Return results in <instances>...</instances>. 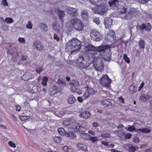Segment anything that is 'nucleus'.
I'll return each instance as SVG.
<instances>
[{"label": "nucleus", "instance_id": "nucleus-1", "mask_svg": "<svg viewBox=\"0 0 152 152\" xmlns=\"http://www.w3.org/2000/svg\"><path fill=\"white\" fill-rule=\"evenodd\" d=\"M82 45L81 42L76 38H73L67 42L65 46L66 51L71 55L75 51L79 50Z\"/></svg>", "mask_w": 152, "mask_h": 152}, {"label": "nucleus", "instance_id": "nucleus-2", "mask_svg": "<svg viewBox=\"0 0 152 152\" xmlns=\"http://www.w3.org/2000/svg\"><path fill=\"white\" fill-rule=\"evenodd\" d=\"M108 45H101L99 47H96L93 45L89 47L88 48V56L89 58H92L97 54L98 51L99 53L101 52H104L106 49L108 48Z\"/></svg>", "mask_w": 152, "mask_h": 152}, {"label": "nucleus", "instance_id": "nucleus-3", "mask_svg": "<svg viewBox=\"0 0 152 152\" xmlns=\"http://www.w3.org/2000/svg\"><path fill=\"white\" fill-rule=\"evenodd\" d=\"M72 25L75 29L79 31L82 30L84 28V25L81 20L76 17H74L70 20Z\"/></svg>", "mask_w": 152, "mask_h": 152}, {"label": "nucleus", "instance_id": "nucleus-4", "mask_svg": "<svg viewBox=\"0 0 152 152\" xmlns=\"http://www.w3.org/2000/svg\"><path fill=\"white\" fill-rule=\"evenodd\" d=\"M76 63L79 68L82 69H86L90 65V64L84 60L83 56H79L76 61Z\"/></svg>", "mask_w": 152, "mask_h": 152}, {"label": "nucleus", "instance_id": "nucleus-5", "mask_svg": "<svg viewBox=\"0 0 152 152\" xmlns=\"http://www.w3.org/2000/svg\"><path fill=\"white\" fill-rule=\"evenodd\" d=\"M71 86L70 89L72 92L73 93H77L78 94L80 95L82 93V91L78 87L79 86V83L75 80H72L69 83Z\"/></svg>", "mask_w": 152, "mask_h": 152}, {"label": "nucleus", "instance_id": "nucleus-6", "mask_svg": "<svg viewBox=\"0 0 152 152\" xmlns=\"http://www.w3.org/2000/svg\"><path fill=\"white\" fill-rule=\"evenodd\" d=\"M90 36L92 40L96 41H100L102 38L101 34L99 31L92 30L90 32Z\"/></svg>", "mask_w": 152, "mask_h": 152}, {"label": "nucleus", "instance_id": "nucleus-7", "mask_svg": "<svg viewBox=\"0 0 152 152\" xmlns=\"http://www.w3.org/2000/svg\"><path fill=\"white\" fill-rule=\"evenodd\" d=\"M111 80L107 75H104L100 80V83L103 86L106 87L109 86L111 82Z\"/></svg>", "mask_w": 152, "mask_h": 152}, {"label": "nucleus", "instance_id": "nucleus-8", "mask_svg": "<svg viewBox=\"0 0 152 152\" xmlns=\"http://www.w3.org/2000/svg\"><path fill=\"white\" fill-rule=\"evenodd\" d=\"M105 40L109 41L111 43H113L115 40L116 37L114 31L110 29H109L108 33L105 37Z\"/></svg>", "mask_w": 152, "mask_h": 152}, {"label": "nucleus", "instance_id": "nucleus-9", "mask_svg": "<svg viewBox=\"0 0 152 152\" xmlns=\"http://www.w3.org/2000/svg\"><path fill=\"white\" fill-rule=\"evenodd\" d=\"M109 48L108 47V48L105 50L104 51L101 52L99 53L100 55L102 56L104 60L107 61H109L111 59V55L110 53L105 52V50L108 49Z\"/></svg>", "mask_w": 152, "mask_h": 152}, {"label": "nucleus", "instance_id": "nucleus-10", "mask_svg": "<svg viewBox=\"0 0 152 152\" xmlns=\"http://www.w3.org/2000/svg\"><path fill=\"white\" fill-rule=\"evenodd\" d=\"M33 47L34 49L41 51L43 49L44 45L41 42L37 40L34 42L33 44Z\"/></svg>", "mask_w": 152, "mask_h": 152}, {"label": "nucleus", "instance_id": "nucleus-11", "mask_svg": "<svg viewBox=\"0 0 152 152\" xmlns=\"http://www.w3.org/2000/svg\"><path fill=\"white\" fill-rule=\"evenodd\" d=\"M104 22L106 29H109L111 28L113 20L110 18H106L104 19Z\"/></svg>", "mask_w": 152, "mask_h": 152}, {"label": "nucleus", "instance_id": "nucleus-12", "mask_svg": "<svg viewBox=\"0 0 152 152\" xmlns=\"http://www.w3.org/2000/svg\"><path fill=\"white\" fill-rule=\"evenodd\" d=\"M152 28V26L149 23L146 24H142L141 26H137L138 29H145L147 31H150Z\"/></svg>", "mask_w": 152, "mask_h": 152}, {"label": "nucleus", "instance_id": "nucleus-13", "mask_svg": "<svg viewBox=\"0 0 152 152\" xmlns=\"http://www.w3.org/2000/svg\"><path fill=\"white\" fill-rule=\"evenodd\" d=\"M74 122V120L72 118H65L63 122V124L65 126H69L73 124Z\"/></svg>", "mask_w": 152, "mask_h": 152}, {"label": "nucleus", "instance_id": "nucleus-14", "mask_svg": "<svg viewBox=\"0 0 152 152\" xmlns=\"http://www.w3.org/2000/svg\"><path fill=\"white\" fill-rule=\"evenodd\" d=\"M107 11V8L104 6H102L96 10V12L97 14L102 15L106 13Z\"/></svg>", "mask_w": 152, "mask_h": 152}, {"label": "nucleus", "instance_id": "nucleus-15", "mask_svg": "<svg viewBox=\"0 0 152 152\" xmlns=\"http://www.w3.org/2000/svg\"><path fill=\"white\" fill-rule=\"evenodd\" d=\"M33 77L32 74L28 72H26L21 77V78L24 80H28Z\"/></svg>", "mask_w": 152, "mask_h": 152}, {"label": "nucleus", "instance_id": "nucleus-16", "mask_svg": "<svg viewBox=\"0 0 152 152\" xmlns=\"http://www.w3.org/2000/svg\"><path fill=\"white\" fill-rule=\"evenodd\" d=\"M73 129V131L75 132H85L86 130V129L85 127L78 125H77Z\"/></svg>", "mask_w": 152, "mask_h": 152}, {"label": "nucleus", "instance_id": "nucleus-17", "mask_svg": "<svg viewBox=\"0 0 152 152\" xmlns=\"http://www.w3.org/2000/svg\"><path fill=\"white\" fill-rule=\"evenodd\" d=\"M134 131L136 132H141L142 133H151V130L150 129L147 128L141 129H136L134 127Z\"/></svg>", "mask_w": 152, "mask_h": 152}, {"label": "nucleus", "instance_id": "nucleus-18", "mask_svg": "<svg viewBox=\"0 0 152 152\" xmlns=\"http://www.w3.org/2000/svg\"><path fill=\"white\" fill-rule=\"evenodd\" d=\"M151 96L148 94H142L139 98V100L141 102H146L148 101Z\"/></svg>", "mask_w": 152, "mask_h": 152}, {"label": "nucleus", "instance_id": "nucleus-19", "mask_svg": "<svg viewBox=\"0 0 152 152\" xmlns=\"http://www.w3.org/2000/svg\"><path fill=\"white\" fill-rule=\"evenodd\" d=\"M77 147L79 150H83L85 152L88 151L87 146L83 143H77Z\"/></svg>", "mask_w": 152, "mask_h": 152}, {"label": "nucleus", "instance_id": "nucleus-20", "mask_svg": "<svg viewBox=\"0 0 152 152\" xmlns=\"http://www.w3.org/2000/svg\"><path fill=\"white\" fill-rule=\"evenodd\" d=\"M67 13L71 16H75L77 14L76 9L74 8L70 7L68 9Z\"/></svg>", "mask_w": 152, "mask_h": 152}, {"label": "nucleus", "instance_id": "nucleus-21", "mask_svg": "<svg viewBox=\"0 0 152 152\" xmlns=\"http://www.w3.org/2000/svg\"><path fill=\"white\" fill-rule=\"evenodd\" d=\"M66 112L63 109H58L55 112V115L59 117H61L65 114Z\"/></svg>", "mask_w": 152, "mask_h": 152}, {"label": "nucleus", "instance_id": "nucleus-22", "mask_svg": "<svg viewBox=\"0 0 152 152\" xmlns=\"http://www.w3.org/2000/svg\"><path fill=\"white\" fill-rule=\"evenodd\" d=\"M91 116L90 113L88 111H85L81 112L80 114V117L83 118H88Z\"/></svg>", "mask_w": 152, "mask_h": 152}, {"label": "nucleus", "instance_id": "nucleus-23", "mask_svg": "<svg viewBox=\"0 0 152 152\" xmlns=\"http://www.w3.org/2000/svg\"><path fill=\"white\" fill-rule=\"evenodd\" d=\"M119 2L118 0H110L109 1L108 3L110 6L114 7L115 8L118 7Z\"/></svg>", "mask_w": 152, "mask_h": 152}, {"label": "nucleus", "instance_id": "nucleus-24", "mask_svg": "<svg viewBox=\"0 0 152 152\" xmlns=\"http://www.w3.org/2000/svg\"><path fill=\"white\" fill-rule=\"evenodd\" d=\"M81 16L82 18L84 20H88L89 18L88 12L85 10L82 11Z\"/></svg>", "mask_w": 152, "mask_h": 152}, {"label": "nucleus", "instance_id": "nucleus-25", "mask_svg": "<svg viewBox=\"0 0 152 152\" xmlns=\"http://www.w3.org/2000/svg\"><path fill=\"white\" fill-rule=\"evenodd\" d=\"M107 0H89L90 2L96 6L100 5L101 2H106Z\"/></svg>", "mask_w": 152, "mask_h": 152}, {"label": "nucleus", "instance_id": "nucleus-26", "mask_svg": "<svg viewBox=\"0 0 152 152\" xmlns=\"http://www.w3.org/2000/svg\"><path fill=\"white\" fill-rule=\"evenodd\" d=\"M57 83L59 85H62L63 86H66V84L65 80V77H59L58 79Z\"/></svg>", "mask_w": 152, "mask_h": 152}, {"label": "nucleus", "instance_id": "nucleus-27", "mask_svg": "<svg viewBox=\"0 0 152 152\" xmlns=\"http://www.w3.org/2000/svg\"><path fill=\"white\" fill-rule=\"evenodd\" d=\"M76 101V99L73 95H70L68 98L67 102L70 104H73Z\"/></svg>", "mask_w": 152, "mask_h": 152}, {"label": "nucleus", "instance_id": "nucleus-28", "mask_svg": "<svg viewBox=\"0 0 152 152\" xmlns=\"http://www.w3.org/2000/svg\"><path fill=\"white\" fill-rule=\"evenodd\" d=\"M85 89L89 93L90 95H93L95 94V91L94 88H89L88 85L85 87Z\"/></svg>", "mask_w": 152, "mask_h": 152}, {"label": "nucleus", "instance_id": "nucleus-29", "mask_svg": "<svg viewBox=\"0 0 152 152\" xmlns=\"http://www.w3.org/2000/svg\"><path fill=\"white\" fill-rule=\"evenodd\" d=\"M58 14L60 19L61 21L63 22L64 21V18H63L64 17L65 15L64 11L60 10H58Z\"/></svg>", "mask_w": 152, "mask_h": 152}, {"label": "nucleus", "instance_id": "nucleus-30", "mask_svg": "<svg viewBox=\"0 0 152 152\" xmlns=\"http://www.w3.org/2000/svg\"><path fill=\"white\" fill-rule=\"evenodd\" d=\"M133 14V12L132 11L130 10L124 16V19L127 20L131 19L132 18Z\"/></svg>", "mask_w": 152, "mask_h": 152}, {"label": "nucleus", "instance_id": "nucleus-31", "mask_svg": "<svg viewBox=\"0 0 152 152\" xmlns=\"http://www.w3.org/2000/svg\"><path fill=\"white\" fill-rule=\"evenodd\" d=\"M102 105L105 107L111 105V103L108 100H103L101 101Z\"/></svg>", "mask_w": 152, "mask_h": 152}, {"label": "nucleus", "instance_id": "nucleus-32", "mask_svg": "<svg viewBox=\"0 0 152 152\" xmlns=\"http://www.w3.org/2000/svg\"><path fill=\"white\" fill-rule=\"evenodd\" d=\"M124 148L127 149L130 152H133V145L129 144L124 145Z\"/></svg>", "mask_w": 152, "mask_h": 152}, {"label": "nucleus", "instance_id": "nucleus-33", "mask_svg": "<svg viewBox=\"0 0 152 152\" xmlns=\"http://www.w3.org/2000/svg\"><path fill=\"white\" fill-rule=\"evenodd\" d=\"M58 132L60 135L62 136H66V134L67 132H66L64 129L63 128H59L58 129Z\"/></svg>", "mask_w": 152, "mask_h": 152}, {"label": "nucleus", "instance_id": "nucleus-34", "mask_svg": "<svg viewBox=\"0 0 152 152\" xmlns=\"http://www.w3.org/2000/svg\"><path fill=\"white\" fill-rule=\"evenodd\" d=\"M117 8L118 9V11L121 13H125L126 12V8L124 6H121V7L119 6V7L118 6Z\"/></svg>", "mask_w": 152, "mask_h": 152}, {"label": "nucleus", "instance_id": "nucleus-35", "mask_svg": "<svg viewBox=\"0 0 152 152\" xmlns=\"http://www.w3.org/2000/svg\"><path fill=\"white\" fill-rule=\"evenodd\" d=\"M66 136L73 139L75 138L76 137V134L72 132H69V133H66Z\"/></svg>", "mask_w": 152, "mask_h": 152}, {"label": "nucleus", "instance_id": "nucleus-36", "mask_svg": "<svg viewBox=\"0 0 152 152\" xmlns=\"http://www.w3.org/2000/svg\"><path fill=\"white\" fill-rule=\"evenodd\" d=\"M48 81V78L46 76L43 77H42V79L41 84L44 86H46L47 85V82Z\"/></svg>", "mask_w": 152, "mask_h": 152}, {"label": "nucleus", "instance_id": "nucleus-37", "mask_svg": "<svg viewBox=\"0 0 152 152\" xmlns=\"http://www.w3.org/2000/svg\"><path fill=\"white\" fill-rule=\"evenodd\" d=\"M39 26L41 28L43 31H47L48 29L47 25L44 23H40L39 25Z\"/></svg>", "mask_w": 152, "mask_h": 152}, {"label": "nucleus", "instance_id": "nucleus-38", "mask_svg": "<svg viewBox=\"0 0 152 152\" xmlns=\"http://www.w3.org/2000/svg\"><path fill=\"white\" fill-rule=\"evenodd\" d=\"M139 47L140 48L143 49L145 46V41L144 40L141 39L139 40L138 42Z\"/></svg>", "mask_w": 152, "mask_h": 152}, {"label": "nucleus", "instance_id": "nucleus-39", "mask_svg": "<svg viewBox=\"0 0 152 152\" xmlns=\"http://www.w3.org/2000/svg\"><path fill=\"white\" fill-rule=\"evenodd\" d=\"M95 68L97 71L102 72L104 70V66L101 64H99L98 65H97Z\"/></svg>", "mask_w": 152, "mask_h": 152}, {"label": "nucleus", "instance_id": "nucleus-40", "mask_svg": "<svg viewBox=\"0 0 152 152\" xmlns=\"http://www.w3.org/2000/svg\"><path fill=\"white\" fill-rule=\"evenodd\" d=\"M61 140L62 139L61 137H56L53 138V140L56 143H58L60 142Z\"/></svg>", "mask_w": 152, "mask_h": 152}, {"label": "nucleus", "instance_id": "nucleus-41", "mask_svg": "<svg viewBox=\"0 0 152 152\" xmlns=\"http://www.w3.org/2000/svg\"><path fill=\"white\" fill-rule=\"evenodd\" d=\"M5 21L7 23H10L14 22L13 19L10 17H7L5 18Z\"/></svg>", "mask_w": 152, "mask_h": 152}, {"label": "nucleus", "instance_id": "nucleus-42", "mask_svg": "<svg viewBox=\"0 0 152 152\" xmlns=\"http://www.w3.org/2000/svg\"><path fill=\"white\" fill-rule=\"evenodd\" d=\"M123 59L127 64H129L130 62V60L128 58L126 54H124V55Z\"/></svg>", "mask_w": 152, "mask_h": 152}, {"label": "nucleus", "instance_id": "nucleus-43", "mask_svg": "<svg viewBox=\"0 0 152 152\" xmlns=\"http://www.w3.org/2000/svg\"><path fill=\"white\" fill-rule=\"evenodd\" d=\"M82 136V138L85 140H88L90 138V135L87 133H83Z\"/></svg>", "mask_w": 152, "mask_h": 152}, {"label": "nucleus", "instance_id": "nucleus-44", "mask_svg": "<svg viewBox=\"0 0 152 152\" xmlns=\"http://www.w3.org/2000/svg\"><path fill=\"white\" fill-rule=\"evenodd\" d=\"M18 41L20 43L25 44L26 43V41L25 39L23 37H19L18 39Z\"/></svg>", "mask_w": 152, "mask_h": 152}, {"label": "nucleus", "instance_id": "nucleus-45", "mask_svg": "<svg viewBox=\"0 0 152 152\" xmlns=\"http://www.w3.org/2000/svg\"><path fill=\"white\" fill-rule=\"evenodd\" d=\"M89 139L91 141L93 142H95L98 140V138L97 137H91L89 138Z\"/></svg>", "mask_w": 152, "mask_h": 152}, {"label": "nucleus", "instance_id": "nucleus-46", "mask_svg": "<svg viewBox=\"0 0 152 152\" xmlns=\"http://www.w3.org/2000/svg\"><path fill=\"white\" fill-rule=\"evenodd\" d=\"M110 136V134L107 133H102L101 135V137L104 138L109 137Z\"/></svg>", "mask_w": 152, "mask_h": 152}, {"label": "nucleus", "instance_id": "nucleus-47", "mask_svg": "<svg viewBox=\"0 0 152 152\" xmlns=\"http://www.w3.org/2000/svg\"><path fill=\"white\" fill-rule=\"evenodd\" d=\"M137 2L142 4H145L147 3L150 0H135Z\"/></svg>", "mask_w": 152, "mask_h": 152}, {"label": "nucleus", "instance_id": "nucleus-48", "mask_svg": "<svg viewBox=\"0 0 152 152\" xmlns=\"http://www.w3.org/2000/svg\"><path fill=\"white\" fill-rule=\"evenodd\" d=\"M90 95V94H89V93L87 91H86L84 94V95L82 96V97H84L85 98L84 99H86L89 97Z\"/></svg>", "mask_w": 152, "mask_h": 152}, {"label": "nucleus", "instance_id": "nucleus-49", "mask_svg": "<svg viewBox=\"0 0 152 152\" xmlns=\"http://www.w3.org/2000/svg\"><path fill=\"white\" fill-rule=\"evenodd\" d=\"M8 145L11 147L15 148L16 147V145L11 141H9L8 142Z\"/></svg>", "mask_w": 152, "mask_h": 152}, {"label": "nucleus", "instance_id": "nucleus-50", "mask_svg": "<svg viewBox=\"0 0 152 152\" xmlns=\"http://www.w3.org/2000/svg\"><path fill=\"white\" fill-rule=\"evenodd\" d=\"M129 92L130 94H133V85L132 84L129 87Z\"/></svg>", "mask_w": 152, "mask_h": 152}, {"label": "nucleus", "instance_id": "nucleus-51", "mask_svg": "<svg viewBox=\"0 0 152 152\" xmlns=\"http://www.w3.org/2000/svg\"><path fill=\"white\" fill-rule=\"evenodd\" d=\"M28 24L26 25V27L27 28L29 29H32V25L31 22L29 21L28 22Z\"/></svg>", "mask_w": 152, "mask_h": 152}, {"label": "nucleus", "instance_id": "nucleus-52", "mask_svg": "<svg viewBox=\"0 0 152 152\" xmlns=\"http://www.w3.org/2000/svg\"><path fill=\"white\" fill-rule=\"evenodd\" d=\"M63 149L64 151H66L67 152H71L69 151L70 150V149L67 146H64L63 148Z\"/></svg>", "mask_w": 152, "mask_h": 152}, {"label": "nucleus", "instance_id": "nucleus-53", "mask_svg": "<svg viewBox=\"0 0 152 152\" xmlns=\"http://www.w3.org/2000/svg\"><path fill=\"white\" fill-rule=\"evenodd\" d=\"M57 23L56 22H55L52 23L53 28L55 30H58Z\"/></svg>", "mask_w": 152, "mask_h": 152}, {"label": "nucleus", "instance_id": "nucleus-54", "mask_svg": "<svg viewBox=\"0 0 152 152\" xmlns=\"http://www.w3.org/2000/svg\"><path fill=\"white\" fill-rule=\"evenodd\" d=\"M1 3L4 6H8V3L7 1V0H2Z\"/></svg>", "mask_w": 152, "mask_h": 152}, {"label": "nucleus", "instance_id": "nucleus-55", "mask_svg": "<svg viewBox=\"0 0 152 152\" xmlns=\"http://www.w3.org/2000/svg\"><path fill=\"white\" fill-rule=\"evenodd\" d=\"M53 38L54 39L56 40L57 42H58L59 41L60 38L58 35L56 34H54Z\"/></svg>", "mask_w": 152, "mask_h": 152}, {"label": "nucleus", "instance_id": "nucleus-56", "mask_svg": "<svg viewBox=\"0 0 152 152\" xmlns=\"http://www.w3.org/2000/svg\"><path fill=\"white\" fill-rule=\"evenodd\" d=\"M131 137L132 135L129 133H128L125 135V138L126 139L130 138Z\"/></svg>", "mask_w": 152, "mask_h": 152}, {"label": "nucleus", "instance_id": "nucleus-57", "mask_svg": "<svg viewBox=\"0 0 152 152\" xmlns=\"http://www.w3.org/2000/svg\"><path fill=\"white\" fill-rule=\"evenodd\" d=\"M93 21L97 24H100V21L99 19L98 18H95L94 19Z\"/></svg>", "mask_w": 152, "mask_h": 152}, {"label": "nucleus", "instance_id": "nucleus-58", "mask_svg": "<svg viewBox=\"0 0 152 152\" xmlns=\"http://www.w3.org/2000/svg\"><path fill=\"white\" fill-rule=\"evenodd\" d=\"M43 68L41 67L38 69H37L36 71L37 73L39 74L43 70Z\"/></svg>", "mask_w": 152, "mask_h": 152}, {"label": "nucleus", "instance_id": "nucleus-59", "mask_svg": "<svg viewBox=\"0 0 152 152\" xmlns=\"http://www.w3.org/2000/svg\"><path fill=\"white\" fill-rule=\"evenodd\" d=\"M2 28L4 31H6L8 30V27L7 25H4L3 26Z\"/></svg>", "mask_w": 152, "mask_h": 152}, {"label": "nucleus", "instance_id": "nucleus-60", "mask_svg": "<svg viewBox=\"0 0 152 152\" xmlns=\"http://www.w3.org/2000/svg\"><path fill=\"white\" fill-rule=\"evenodd\" d=\"M119 101L121 103H124V100L122 96H120L118 97Z\"/></svg>", "mask_w": 152, "mask_h": 152}, {"label": "nucleus", "instance_id": "nucleus-61", "mask_svg": "<svg viewBox=\"0 0 152 152\" xmlns=\"http://www.w3.org/2000/svg\"><path fill=\"white\" fill-rule=\"evenodd\" d=\"M144 85V82H142L140 84V87L138 88V91H140L142 88L143 87Z\"/></svg>", "mask_w": 152, "mask_h": 152}, {"label": "nucleus", "instance_id": "nucleus-62", "mask_svg": "<svg viewBox=\"0 0 152 152\" xmlns=\"http://www.w3.org/2000/svg\"><path fill=\"white\" fill-rule=\"evenodd\" d=\"M27 116H21L20 117V120L22 121H24L26 120L27 119Z\"/></svg>", "mask_w": 152, "mask_h": 152}, {"label": "nucleus", "instance_id": "nucleus-63", "mask_svg": "<svg viewBox=\"0 0 152 152\" xmlns=\"http://www.w3.org/2000/svg\"><path fill=\"white\" fill-rule=\"evenodd\" d=\"M77 100L80 103L82 102L83 100V99L82 97L79 96L77 97Z\"/></svg>", "mask_w": 152, "mask_h": 152}, {"label": "nucleus", "instance_id": "nucleus-64", "mask_svg": "<svg viewBox=\"0 0 152 152\" xmlns=\"http://www.w3.org/2000/svg\"><path fill=\"white\" fill-rule=\"evenodd\" d=\"M21 109V107L20 105H16L15 109L16 110H18V111H20Z\"/></svg>", "mask_w": 152, "mask_h": 152}]
</instances>
